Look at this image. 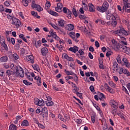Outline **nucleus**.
Returning a JSON list of instances; mask_svg holds the SVG:
<instances>
[{
	"mask_svg": "<svg viewBox=\"0 0 130 130\" xmlns=\"http://www.w3.org/2000/svg\"><path fill=\"white\" fill-rule=\"evenodd\" d=\"M121 48H122L123 52L128 54V55H130V48L126 46H122Z\"/></svg>",
	"mask_w": 130,
	"mask_h": 130,
	"instance_id": "nucleus-19",
	"label": "nucleus"
},
{
	"mask_svg": "<svg viewBox=\"0 0 130 130\" xmlns=\"http://www.w3.org/2000/svg\"><path fill=\"white\" fill-rule=\"evenodd\" d=\"M69 51H71L72 52H74V53H76V52H78V50H79V47L77 46H74L73 47H70L69 49Z\"/></svg>",
	"mask_w": 130,
	"mask_h": 130,
	"instance_id": "nucleus-21",
	"label": "nucleus"
},
{
	"mask_svg": "<svg viewBox=\"0 0 130 130\" xmlns=\"http://www.w3.org/2000/svg\"><path fill=\"white\" fill-rule=\"evenodd\" d=\"M9 60L8 56H3L0 58V61L1 62H7V61Z\"/></svg>",
	"mask_w": 130,
	"mask_h": 130,
	"instance_id": "nucleus-34",
	"label": "nucleus"
},
{
	"mask_svg": "<svg viewBox=\"0 0 130 130\" xmlns=\"http://www.w3.org/2000/svg\"><path fill=\"white\" fill-rule=\"evenodd\" d=\"M13 58H14L15 60H18V59H19V56L18 55V54L17 53L13 54Z\"/></svg>",
	"mask_w": 130,
	"mask_h": 130,
	"instance_id": "nucleus-55",
	"label": "nucleus"
},
{
	"mask_svg": "<svg viewBox=\"0 0 130 130\" xmlns=\"http://www.w3.org/2000/svg\"><path fill=\"white\" fill-rule=\"evenodd\" d=\"M74 93L76 94L77 96H78V97H79V98H80V99H82L83 98V93H82L81 92H79L78 91H76L75 92H74Z\"/></svg>",
	"mask_w": 130,
	"mask_h": 130,
	"instance_id": "nucleus-51",
	"label": "nucleus"
},
{
	"mask_svg": "<svg viewBox=\"0 0 130 130\" xmlns=\"http://www.w3.org/2000/svg\"><path fill=\"white\" fill-rule=\"evenodd\" d=\"M7 41H8V42H11V43H12L13 45H15L16 43L15 42V39L13 38H11L10 37L7 38Z\"/></svg>",
	"mask_w": 130,
	"mask_h": 130,
	"instance_id": "nucleus-37",
	"label": "nucleus"
},
{
	"mask_svg": "<svg viewBox=\"0 0 130 130\" xmlns=\"http://www.w3.org/2000/svg\"><path fill=\"white\" fill-rule=\"evenodd\" d=\"M11 4H12V2L10 1H6L4 2V5L6 7H10V6H11Z\"/></svg>",
	"mask_w": 130,
	"mask_h": 130,
	"instance_id": "nucleus-50",
	"label": "nucleus"
},
{
	"mask_svg": "<svg viewBox=\"0 0 130 130\" xmlns=\"http://www.w3.org/2000/svg\"><path fill=\"white\" fill-rule=\"evenodd\" d=\"M31 2V0H22V4L24 7H28V5Z\"/></svg>",
	"mask_w": 130,
	"mask_h": 130,
	"instance_id": "nucleus-41",
	"label": "nucleus"
},
{
	"mask_svg": "<svg viewBox=\"0 0 130 130\" xmlns=\"http://www.w3.org/2000/svg\"><path fill=\"white\" fill-rule=\"evenodd\" d=\"M45 6V9L46 10L47 12L49 13V14H50V15H51L52 16H54V17H57V16H58V13H57L55 11H53L51 9H49V8H50L51 6L50 2L46 3Z\"/></svg>",
	"mask_w": 130,
	"mask_h": 130,
	"instance_id": "nucleus-3",
	"label": "nucleus"
},
{
	"mask_svg": "<svg viewBox=\"0 0 130 130\" xmlns=\"http://www.w3.org/2000/svg\"><path fill=\"white\" fill-rule=\"evenodd\" d=\"M24 60H26L27 62L31 63L32 64L35 62L34 60V56H33V55H26L25 56V58H24Z\"/></svg>",
	"mask_w": 130,
	"mask_h": 130,
	"instance_id": "nucleus-10",
	"label": "nucleus"
},
{
	"mask_svg": "<svg viewBox=\"0 0 130 130\" xmlns=\"http://www.w3.org/2000/svg\"><path fill=\"white\" fill-rule=\"evenodd\" d=\"M122 60L123 62H124V66L126 68H128V69H129V68H130V63L129 62H128V60H127V59L126 58L124 57L122 59Z\"/></svg>",
	"mask_w": 130,
	"mask_h": 130,
	"instance_id": "nucleus-20",
	"label": "nucleus"
},
{
	"mask_svg": "<svg viewBox=\"0 0 130 130\" xmlns=\"http://www.w3.org/2000/svg\"><path fill=\"white\" fill-rule=\"evenodd\" d=\"M71 84H72V85H71L72 88H74V89L73 90V92L75 91V92H76L80 91V88L77 86V85H76L74 82H71Z\"/></svg>",
	"mask_w": 130,
	"mask_h": 130,
	"instance_id": "nucleus-25",
	"label": "nucleus"
},
{
	"mask_svg": "<svg viewBox=\"0 0 130 130\" xmlns=\"http://www.w3.org/2000/svg\"><path fill=\"white\" fill-rule=\"evenodd\" d=\"M58 117L60 120H61L62 121H63L64 122V118L62 117V115L60 114H58Z\"/></svg>",
	"mask_w": 130,
	"mask_h": 130,
	"instance_id": "nucleus-63",
	"label": "nucleus"
},
{
	"mask_svg": "<svg viewBox=\"0 0 130 130\" xmlns=\"http://www.w3.org/2000/svg\"><path fill=\"white\" fill-rule=\"evenodd\" d=\"M95 24H98V23H99L100 24H101L103 26H104L106 22L104 21V20H103L101 19H98L95 20Z\"/></svg>",
	"mask_w": 130,
	"mask_h": 130,
	"instance_id": "nucleus-32",
	"label": "nucleus"
},
{
	"mask_svg": "<svg viewBox=\"0 0 130 130\" xmlns=\"http://www.w3.org/2000/svg\"><path fill=\"white\" fill-rule=\"evenodd\" d=\"M104 87L106 90H107V91H108V92H109V93H110L111 94H114V93H115V92L114 91V90L111 88L110 86H108V84L106 83H105Z\"/></svg>",
	"mask_w": 130,
	"mask_h": 130,
	"instance_id": "nucleus-15",
	"label": "nucleus"
},
{
	"mask_svg": "<svg viewBox=\"0 0 130 130\" xmlns=\"http://www.w3.org/2000/svg\"><path fill=\"white\" fill-rule=\"evenodd\" d=\"M103 130H114L113 129V127L111 126L108 127V125H107V124H105L104 125V126H103Z\"/></svg>",
	"mask_w": 130,
	"mask_h": 130,
	"instance_id": "nucleus-33",
	"label": "nucleus"
},
{
	"mask_svg": "<svg viewBox=\"0 0 130 130\" xmlns=\"http://www.w3.org/2000/svg\"><path fill=\"white\" fill-rule=\"evenodd\" d=\"M109 8V4L107 1H105L102 6H97L96 10L101 13H105Z\"/></svg>",
	"mask_w": 130,
	"mask_h": 130,
	"instance_id": "nucleus-2",
	"label": "nucleus"
},
{
	"mask_svg": "<svg viewBox=\"0 0 130 130\" xmlns=\"http://www.w3.org/2000/svg\"><path fill=\"white\" fill-rule=\"evenodd\" d=\"M113 18H119L118 15L116 13L112 14L111 12L108 11L106 12V18L109 21L110 19Z\"/></svg>",
	"mask_w": 130,
	"mask_h": 130,
	"instance_id": "nucleus-8",
	"label": "nucleus"
},
{
	"mask_svg": "<svg viewBox=\"0 0 130 130\" xmlns=\"http://www.w3.org/2000/svg\"><path fill=\"white\" fill-rule=\"evenodd\" d=\"M124 6L123 9L126 10L128 8H130V4L128 2V0H123Z\"/></svg>",
	"mask_w": 130,
	"mask_h": 130,
	"instance_id": "nucleus-22",
	"label": "nucleus"
},
{
	"mask_svg": "<svg viewBox=\"0 0 130 130\" xmlns=\"http://www.w3.org/2000/svg\"><path fill=\"white\" fill-rule=\"evenodd\" d=\"M63 8V5L61 3H58L57 4V7L55 8V11L58 13H61L62 12V8Z\"/></svg>",
	"mask_w": 130,
	"mask_h": 130,
	"instance_id": "nucleus-13",
	"label": "nucleus"
},
{
	"mask_svg": "<svg viewBox=\"0 0 130 130\" xmlns=\"http://www.w3.org/2000/svg\"><path fill=\"white\" fill-rule=\"evenodd\" d=\"M73 14L75 16V17H78V12L76 10V8H73L72 9Z\"/></svg>",
	"mask_w": 130,
	"mask_h": 130,
	"instance_id": "nucleus-53",
	"label": "nucleus"
},
{
	"mask_svg": "<svg viewBox=\"0 0 130 130\" xmlns=\"http://www.w3.org/2000/svg\"><path fill=\"white\" fill-rule=\"evenodd\" d=\"M23 83L25 84L26 86H31V85H32V83L28 82L27 80H23Z\"/></svg>",
	"mask_w": 130,
	"mask_h": 130,
	"instance_id": "nucleus-47",
	"label": "nucleus"
},
{
	"mask_svg": "<svg viewBox=\"0 0 130 130\" xmlns=\"http://www.w3.org/2000/svg\"><path fill=\"white\" fill-rule=\"evenodd\" d=\"M17 128H18V127H17L16 125L14 124H11L9 126V130H17Z\"/></svg>",
	"mask_w": 130,
	"mask_h": 130,
	"instance_id": "nucleus-39",
	"label": "nucleus"
},
{
	"mask_svg": "<svg viewBox=\"0 0 130 130\" xmlns=\"http://www.w3.org/2000/svg\"><path fill=\"white\" fill-rule=\"evenodd\" d=\"M64 117L65 119H64V121L66 122V121H69L70 119H71V117L70 116V115L68 114H66L64 116Z\"/></svg>",
	"mask_w": 130,
	"mask_h": 130,
	"instance_id": "nucleus-42",
	"label": "nucleus"
},
{
	"mask_svg": "<svg viewBox=\"0 0 130 130\" xmlns=\"http://www.w3.org/2000/svg\"><path fill=\"white\" fill-rule=\"evenodd\" d=\"M32 68H33L34 70L35 71H37V72H38V73H41V70H40V68L39 67V66L37 64H35L31 65Z\"/></svg>",
	"mask_w": 130,
	"mask_h": 130,
	"instance_id": "nucleus-23",
	"label": "nucleus"
},
{
	"mask_svg": "<svg viewBox=\"0 0 130 130\" xmlns=\"http://www.w3.org/2000/svg\"><path fill=\"white\" fill-rule=\"evenodd\" d=\"M117 111V109L112 108L111 110V113L114 115V116H115L116 115V112Z\"/></svg>",
	"mask_w": 130,
	"mask_h": 130,
	"instance_id": "nucleus-48",
	"label": "nucleus"
},
{
	"mask_svg": "<svg viewBox=\"0 0 130 130\" xmlns=\"http://www.w3.org/2000/svg\"><path fill=\"white\" fill-rule=\"evenodd\" d=\"M7 18L9 19L10 21L11 20L12 22L13 21V19L16 18V17H14V16L11 15L10 14H7Z\"/></svg>",
	"mask_w": 130,
	"mask_h": 130,
	"instance_id": "nucleus-45",
	"label": "nucleus"
},
{
	"mask_svg": "<svg viewBox=\"0 0 130 130\" xmlns=\"http://www.w3.org/2000/svg\"><path fill=\"white\" fill-rule=\"evenodd\" d=\"M20 119H22V116L21 115L17 116L16 117V120L13 122V123L14 124H18V122H19Z\"/></svg>",
	"mask_w": 130,
	"mask_h": 130,
	"instance_id": "nucleus-36",
	"label": "nucleus"
},
{
	"mask_svg": "<svg viewBox=\"0 0 130 130\" xmlns=\"http://www.w3.org/2000/svg\"><path fill=\"white\" fill-rule=\"evenodd\" d=\"M74 75L75 77L74 78V81L75 82V83L78 84V82H79V80L78 79H79V78L78 77L76 74H74Z\"/></svg>",
	"mask_w": 130,
	"mask_h": 130,
	"instance_id": "nucleus-61",
	"label": "nucleus"
},
{
	"mask_svg": "<svg viewBox=\"0 0 130 130\" xmlns=\"http://www.w3.org/2000/svg\"><path fill=\"white\" fill-rule=\"evenodd\" d=\"M47 106H53L54 103L51 100H47L46 102Z\"/></svg>",
	"mask_w": 130,
	"mask_h": 130,
	"instance_id": "nucleus-40",
	"label": "nucleus"
},
{
	"mask_svg": "<svg viewBox=\"0 0 130 130\" xmlns=\"http://www.w3.org/2000/svg\"><path fill=\"white\" fill-rule=\"evenodd\" d=\"M114 35H119V34H122V35H124V36H127V32L122 27V26H119V29L117 30L113 31Z\"/></svg>",
	"mask_w": 130,
	"mask_h": 130,
	"instance_id": "nucleus-5",
	"label": "nucleus"
},
{
	"mask_svg": "<svg viewBox=\"0 0 130 130\" xmlns=\"http://www.w3.org/2000/svg\"><path fill=\"white\" fill-rule=\"evenodd\" d=\"M16 74L21 78H24V70L20 66H17L16 67Z\"/></svg>",
	"mask_w": 130,
	"mask_h": 130,
	"instance_id": "nucleus-9",
	"label": "nucleus"
},
{
	"mask_svg": "<svg viewBox=\"0 0 130 130\" xmlns=\"http://www.w3.org/2000/svg\"><path fill=\"white\" fill-rule=\"evenodd\" d=\"M111 42L112 43V47L115 51H118L122 47V46L120 45V44L117 43V42L114 39L112 40Z\"/></svg>",
	"mask_w": 130,
	"mask_h": 130,
	"instance_id": "nucleus-7",
	"label": "nucleus"
},
{
	"mask_svg": "<svg viewBox=\"0 0 130 130\" xmlns=\"http://www.w3.org/2000/svg\"><path fill=\"white\" fill-rule=\"evenodd\" d=\"M12 25L15 26L16 29H19L21 26H22V23H21V20L17 17L13 19L12 21L11 22Z\"/></svg>",
	"mask_w": 130,
	"mask_h": 130,
	"instance_id": "nucleus-6",
	"label": "nucleus"
},
{
	"mask_svg": "<svg viewBox=\"0 0 130 130\" xmlns=\"http://www.w3.org/2000/svg\"><path fill=\"white\" fill-rule=\"evenodd\" d=\"M67 15L68 19H72V11L71 10H68V12H67Z\"/></svg>",
	"mask_w": 130,
	"mask_h": 130,
	"instance_id": "nucleus-52",
	"label": "nucleus"
},
{
	"mask_svg": "<svg viewBox=\"0 0 130 130\" xmlns=\"http://www.w3.org/2000/svg\"><path fill=\"white\" fill-rule=\"evenodd\" d=\"M78 53H79L80 55H84L85 54V52H84V49H81L78 51Z\"/></svg>",
	"mask_w": 130,
	"mask_h": 130,
	"instance_id": "nucleus-60",
	"label": "nucleus"
},
{
	"mask_svg": "<svg viewBox=\"0 0 130 130\" xmlns=\"http://www.w3.org/2000/svg\"><path fill=\"white\" fill-rule=\"evenodd\" d=\"M98 95H99V99H100V101H102V102L105 101H104V99H105L106 97L105 96V95H104V94L101 92H99Z\"/></svg>",
	"mask_w": 130,
	"mask_h": 130,
	"instance_id": "nucleus-26",
	"label": "nucleus"
},
{
	"mask_svg": "<svg viewBox=\"0 0 130 130\" xmlns=\"http://www.w3.org/2000/svg\"><path fill=\"white\" fill-rule=\"evenodd\" d=\"M58 25L60 27H61L62 28H63L64 27V24L66 23V21L63 20V19H59L58 20Z\"/></svg>",
	"mask_w": 130,
	"mask_h": 130,
	"instance_id": "nucleus-27",
	"label": "nucleus"
},
{
	"mask_svg": "<svg viewBox=\"0 0 130 130\" xmlns=\"http://www.w3.org/2000/svg\"><path fill=\"white\" fill-rule=\"evenodd\" d=\"M96 120V115H93L91 116V121L92 123H95V121Z\"/></svg>",
	"mask_w": 130,
	"mask_h": 130,
	"instance_id": "nucleus-59",
	"label": "nucleus"
},
{
	"mask_svg": "<svg viewBox=\"0 0 130 130\" xmlns=\"http://www.w3.org/2000/svg\"><path fill=\"white\" fill-rule=\"evenodd\" d=\"M88 8H89V12H95V7L92 3H89L88 4Z\"/></svg>",
	"mask_w": 130,
	"mask_h": 130,
	"instance_id": "nucleus-28",
	"label": "nucleus"
},
{
	"mask_svg": "<svg viewBox=\"0 0 130 130\" xmlns=\"http://www.w3.org/2000/svg\"><path fill=\"white\" fill-rule=\"evenodd\" d=\"M21 126H28L29 125V122L25 119L21 122Z\"/></svg>",
	"mask_w": 130,
	"mask_h": 130,
	"instance_id": "nucleus-35",
	"label": "nucleus"
},
{
	"mask_svg": "<svg viewBox=\"0 0 130 130\" xmlns=\"http://www.w3.org/2000/svg\"><path fill=\"white\" fill-rule=\"evenodd\" d=\"M41 53L43 56H46L48 53V49L46 47H43L41 49Z\"/></svg>",
	"mask_w": 130,
	"mask_h": 130,
	"instance_id": "nucleus-17",
	"label": "nucleus"
},
{
	"mask_svg": "<svg viewBox=\"0 0 130 130\" xmlns=\"http://www.w3.org/2000/svg\"><path fill=\"white\" fill-rule=\"evenodd\" d=\"M110 20H111V21H108L106 22V24H107L108 26H110V27H113L114 28L117 25V21H120V18L115 17L113 18H110Z\"/></svg>",
	"mask_w": 130,
	"mask_h": 130,
	"instance_id": "nucleus-4",
	"label": "nucleus"
},
{
	"mask_svg": "<svg viewBox=\"0 0 130 130\" xmlns=\"http://www.w3.org/2000/svg\"><path fill=\"white\" fill-rule=\"evenodd\" d=\"M113 69L114 70V71H117V70H118V64L116 61L114 62Z\"/></svg>",
	"mask_w": 130,
	"mask_h": 130,
	"instance_id": "nucleus-43",
	"label": "nucleus"
},
{
	"mask_svg": "<svg viewBox=\"0 0 130 130\" xmlns=\"http://www.w3.org/2000/svg\"><path fill=\"white\" fill-rule=\"evenodd\" d=\"M35 47L37 48H39L40 46H41V44H42V43L41 42V40H39L38 41H35V43H34Z\"/></svg>",
	"mask_w": 130,
	"mask_h": 130,
	"instance_id": "nucleus-29",
	"label": "nucleus"
},
{
	"mask_svg": "<svg viewBox=\"0 0 130 130\" xmlns=\"http://www.w3.org/2000/svg\"><path fill=\"white\" fill-rule=\"evenodd\" d=\"M82 8L85 10V11H88V5L85 3L82 4Z\"/></svg>",
	"mask_w": 130,
	"mask_h": 130,
	"instance_id": "nucleus-57",
	"label": "nucleus"
},
{
	"mask_svg": "<svg viewBox=\"0 0 130 130\" xmlns=\"http://www.w3.org/2000/svg\"><path fill=\"white\" fill-rule=\"evenodd\" d=\"M30 14L32 17H35V18H37V19H40V18H41L40 16L38 15V13L35 11H31Z\"/></svg>",
	"mask_w": 130,
	"mask_h": 130,
	"instance_id": "nucleus-31",
	"label": "nucleus"
},
{
	"mask_svg": "<svg viewBox=\"0 0 130 130\" xmlns=\"http://www.w3.org/2000/svg\"><path fill=\"white\" fill-rule=\"evenodd\" d=\"M10 79L12 81H14L16 79V73H13L9 77Z\"/></svg>",
	"mask_w": 130,
	"mask_h": 130,
	"instance_id": "nucleus-46",
	"label": "nucleus"
},
{
	"mask_svg": "<svg viewBox=\"0 0 130 130\" xmlns=\"http://www.w3.org/2000/svg\"><path fill=\"white\" fill-rule=\"evenodd\" d=\"M109 85H110V86L112 87V88H115V87H116V84L112 81L109 82Z\"/></svg>",
	"mask_w": 130,
	"mask_h": 130,
	"instance_id": "nucleus-54",
	"label": "nucleus"
},
{
	"mask_svg": "<svg viewBox=\"0 0 130 130\" xmlns=\"http://www.w3.org/2000/svg\"><path fill=\"white\" fill-rule=\"evenodd\" d=\"M13 73V71H12L11 70H7L6 71V74H7V76H8V77H9Z\"/></svg>",
	"mask_w": 130,
	"mask_h": 130,
	"instance_id": "nucleus-64",
	"label": "nucleus"
},
{
	"mask_svg": "<svg viewBox=\"0 0 130 130\" xmlns=\"http://www.w3.org/2000/svg\"><path fill=\"white\" fill-rule=\"evenodd\" d=\"M25 76L27 79L30 81V82H33V78L31 77V73L27 72L25 73Z\"/></svg>",
	"mask_w": 130,
	"mask_h": 130,
	"instance_id": "nucleus-30",
	"label": "nucleus"
},
{
	"mask_svg": "<svg viewBox=\"0 0 130 130\" xmlns=\"http://www.w3.org/2000/svg\"><path fill=\"white\" fill-rule=\"evenodd\" d=\"M38 125L40 128H41V129H44V128H45V126L42 123H39Z\"/></svg>",
	"mask_w": 130,
	"mask_h": 130,
	"instance_id": "nucleus-56",
	"label": "nucleus"
},
{
	"mask_svg": "<svg viewBox=\"0 0 130 130\" xmlns=\"http://www.w3.org/2000/svg\"><path fill=\"white\" fill-rule=\"evenodd\" d=\"M119 75H121V74H124V75H126L127 77H130V72L128 71V70L123 68H121L119 71Z\"/></svg>",
	"mask_w": 130,
	"mask_h": 130,
	"instance_id": "nucleus-12",
	"label": "nucleus"
},
{
	"mask_svg": "<svg viewBox=\"0 0 130 130\" xmlns=\"http://www.w3.org/2000/svg\"><path fill=\"white\" fill-rule=\"evenodd\" d=\"M64 72L65 74L67 75V76H73V75H75V73L72 71H67V69H64Z\"/></svg>",
	"mask_w": 130,
	"mask_h": 130,
	"instance_id": "nucleus-38",
	"label": "nucleus"
},
{
	"mask_svg": "<svg viewBox=\"0 0 130 130\" xmlns=\"http://www.w3.org/2000/svg\"><path fill=\"white\" fill-rule=\"evenodd\" d=\"M74 28H75V25L73 24H68L66 25V29L68 31H73Z\"/></svg>",
	"mask_w": 130,
	"mask_h": 130,
	"instance_id": "nucleus-24",
	"label": "nucleus"
},
{
	"mask_svg": "<svg viewBox=\"0 0 130 130\" xmlns=\"http://www.w3.org/2000/svg\"><path fill=\"white\" fill-rule=\"evenodd\" d=\"M31 8H32V9H36V10L39 12L43 11V8L38 4L32 3Z\"/></svg>",
	"mask_w": 130,
	"mask_h": 130,
	"instance_id": "nucleus-11",
	"label": "nucleus"
},
{
	"mask_svg": "<svg viewBox=\"0 0 130 130\" xmlns=\"http://www.w3.org/2000/svg\"><path fill=\"white\" fill-rule=\"evenodd\" d=\"M49 33L51 36H52L54 39H55L56 41H58V40H59L60 38L56 35V32L49 31Z\"/></svg>",
	"mask_w": 130,
	"mask_h": 130,
	"instance_id": "nucleus-18",
	"label": "nucleus"
},
{
	"mask_svg": "<svg viewBox=\"0 0 130 130\" xmlns=\"http://www.w3.org/2000/svg\"><path fill=\"white\" fill-rule=\"evenodd\" d=\"M2 46L4 47V48L6 51H9V48H8V45H6L5 42H3V43L2 44Z\"/></svg>",
	"mask_w": 130,
	"mask_h": 130,
	"instance_id": "nucleus-44",
	"label": "nucleus"
},
{
	"mask_svg": "<svg viewBox=\"0 0 130 130\" xmlns=\"http://www.w3.org/2000/svg\"><path fill=\"white\" fill-rule=\"evenodd\" d=\"M35 104L38 106H44V101L42 99H37L35 101Z\"/></svg>",
	"mask_w": 130,
	"mask_h": 130,
	"instance_id": "nucleus-14",
	"label": "nucleus"
},
{
	"mask_svg": "<svg viewBox=\"0 0 130 130\" xmlns=\"http://www.w3.org/2000/svg\"><path fill=\"white\" fill-rule=\"evenodd\" d=\"M89 90L92 92V93H94L95 92V87L93 85H91L89 87Z\"/></svg>",
	"mask_w": 130,
	"mask_h": 130,
	"instance_id": "nucleus-62",
	"label": "nucleus"
},
{
	"mask_svg": "<svg viewBox=\"0 0 130 130\" xmlns=\"http://www.w3.org/2000/svg\"><path fill=\"white\" fill-rule=\"evenodd\" d=\"M116 60L119 63H121V55H118L116 57Z\"/></svg>",
	"mask_w": 130,
	"mask_h": 130,
	"instance_id": "nucleus-49",
	"label": "nucleus"
},
{
	"mask_svg": "<svg viewBox=\"0 0 130 130\" xmlns=\"http://www.w3.org/2000/svg\"><path fill=\"white\" fill-rule=\"evenodd\" d=\"M36 113H37V114L40 113V115H42L43 118L47 117L48 116V110L47 109V107H44L43 108L41 106L39 107L36 110Z\"/></svg>",
	"mask_w": 130,
	"mask_h": 130,
	"instance_id": "nucleus-1",
	"label": "nucleus"
},
{
	"mask_svg": "<svg viewBox=\"0 0 130 130\" xmlns=\"http://www.w3.org/2000/svg\"><path fill=\"white\" fill-rule=\"evenodd\" d=\"M69 35L76 43H78V42H79V40L77 39V38H76V33H75V32L71 31L69 32Z\"/></svg>",
	"mask_w": 130,
	"mask_h": 130,
	"instance_id": "nucleus-16",
	"label": "nucleus"
},
{
	"mask_svg": "<svg viewBox=\"0 0 130 130\" xmlns=\"http://www.w3.org/2000/svg\"><path fill=\"white\" fill-rule=\"evenodd\" d=\"M70 11V9H68L67 7H63L62 9V12L64 14L68 13V12Z\"/></svg>",
	"mask_w": 130,
	"mask_h": 130,
	"instance_id": "nucleus-58",
	"label": "nucleus"
}]
</instances>
